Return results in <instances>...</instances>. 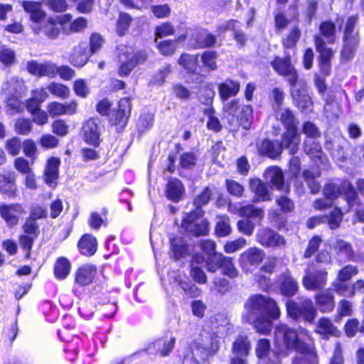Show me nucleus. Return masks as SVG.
I'll use <instances>...</instances> for the list:
<instances>
[{"mask_svg":"<svg viewBox=\"0 0 364 364\" xmlns=\"http://www.w3.org/2000/svg\"><path fill=\"white\" fill-rule=\"evenodd\" d=\"M280 310L276 301L262 294L251 295L244 303L242 321L252 324L256 331L267 335L272 329V321L279 318Z\"/></svg>","mask_w":364,"mask_h":364,"instance_id":"f257e3e1","label":"nucleus"},{"mask_svg":"<svg viewBox=\"0 0 364 364\" xmlns=\"http://www.w3.org/2000/svg\"><path fill=\"white\" fill-rule=\"evenodd\" d=\"M275 346L277 353L286 357L291 351L308 353L311 348L301 341L296 331L287 325H279L274 330Z\"/></svg>","mask_w":364,"mask_h":364,"instance_id":"f03ea898","label":"nucleus"},{"mask_svg":"<svg viewBox=\"0 0 364 364\" xmlns=\"http://www.w3.org/2000/svg\"><path fill=\"white\" fill-rule=\"evenodd\" d=\"M199 246L208 255L206 261L208 271L215 272L218 269H222L224 275L230 278L237 277L238 271L234 267L232 258L216 252L215 243L213 241L209 240H200Z\"/></svg>","mask_w":364,"mask_h":364,"instance_id":"7ed1b4c3","label":"nucleus"},{"mask_svg":"<svg viewBox=\"0 0 364 364\" xmlns=\"http://www.w3.org/2000/svg\"><path fill=\"white\" fill-rule=\"evenodd\" d=\"M358 15L351 16L348 18L346 23L343 35V46L341 51V60L348 62L351 60L356 53L360 44V34L355 31L358 24Z\"/></svg>","mask_w":364,"mask_h":364,"instance_id":"20e7f679","label":"nucleus"},{"mask_svg":"<svg viewBox=\"0 0 364 364\" xmlns=\"http://www.w3.org/2000/svg\"><path fill=\"white\" fill-rule=\"evenodd\" d=\"M286 308L289 317L296 321L313 323L317 315L313 301L306 297L288 299L286 301Z\"/></svg>","mask_w":364,"mask_h":364,"instance_id":"39448f33","label":"nucleus"},{"mask_svg":"<svg viewBox=\"0 0 364 364\" xmlns=\"http://www.w3.org/2000/svg\"><path fill=\"white\" fill-rule=\"evenodd\" d=\"M276 118L281 122L286 131L282 135L284 137V144L289 143V146L294 144L299 146L301 138L298 133L299 121L292 110L289 108H282L275 112Z\"/></svg>","mask_w":364,"mask_h":364,"instance_id":"423d86ee","label":"nucleus"},{"mask_svg":"<svg viewBox=\"0 0 364 364\" xmlns=\"http://www.w3.org/2000/svg\"><path fill=\"white\" fill-rule=\"evenodd\" d=\"M289 143L284 144V137L282 136L281 141L264 139L256 144L257 153L259 156L268 157L272 159H277L281 156L283 149H287L289 154H294L299 150L296 144L294 146H289Z\"/></svg>","mask_w":364,"mask_h":364,"instance_id":"0eeeda50","label":"nucleus"},{"mask_svg":"<svg viewBox=\"0 0 364 364\" xmlns=\"http://www.w3.org/2000/svg\"><path fill=\"white\" fill-rule=\"evenodd\" d=\"M203 215V209H195L187 213L182 220V228L191 235L196 237L206 235L209 232V223L207 220L202 219Z\"/></svg>","mask_w":364,"mask_h":364,"instance_id":"6e6552de","label":"nucleus"},{"mask_svg":"<svg viewBox=\"0 0 364 364\" xmlns=\"http://www.w3.org/2000/svg\"><path fill=\"white\" fill-rule=\"evenodd\" d=\"M103 39L98 33H94L90 37V48L87 50L86 43L80 44L75 48L72 53V60L70 62L75 66L82 67L88 60V52L91 53H96L102 46Z\"/></svg>","mask_w":364,"mask_h":364,"instance_id":"1a4fd4ad","label":"nucleus"},{"mask_svg":"<svg viewBox=\"0 0 364 364\" xmlns=\"http://www.w3.org/2000/svg\"><path fill=\"white\" fill-rule=\"evenodd\" d=\"M26 68L33 75L53 77L59 74L62 78L68 79V68L67 67L58 68L51 62L38 63L36 60H31L27 63Z\"/></svg>","mask_w":364,"mask_h":364,"instance_id":"9d476101","label":"nucleus"},{"mask_svg":"<svg viewBox=\"0 0 364 364\" xmlns=\"http://www.w3.org/2000/svg\"><path fill=\"white\" fill-rule=\"evenodd\" d=\"M68 22V14L59 16L56 18L50 17L41 26H38V23L33 25L32 29L36 34L43 33L50 38H55L59 35L60 30L64 29V26Z\"/></svg>","mask_w":364,"mask_h":364,"instance_id":"9b49d317","label":"nucleus"},{"mask_svg":"<svg viewBox=\"0 0 364 364\" xmlns=\"http://www.w3.org/2000/svg\"><path fill=\"white\" fill-rule=\"evenodd\" d=\"M131 110L130 100L125 97L119 101L117 109L113 110L110 114L109 122L117 127L118 132L126 127L130 117Z\"/></svg>","mask_w":364,"mask_h":364,"instance_id":"f8f14e48","label":"nucleus"},{"mask_svg":"<svg viewBox=\"0 0 364 364\" xmlns=\"http://www.w3.org/2000/svg\"><path fill=\"white\" fill-rule=\"evenodd\" d=\"M327 277L328 272L325 269L311 271L306 269L302 277V284L307 290L321 291L326 285Z\"/></svg>","mask_w":364,"mask_h":364,"instance_id":"ddd939ff","label":"nucleus"},{"mask_svg":"<svg viewBox=\"0 0 364 364\" xmlns=\"http://www.w3.org/2000/svg\"><path fill=\"white\" fill-rule=\"evenodd\" d=\"M256 240L265 247H281L285 244L284 238L269 228L258 229L256 233Z\"/></svg>","mask_w":364,"mask_h":364,"instance_id":"4468645a","label":"nucleus"},{"mask_svg":"<svg viewBox=\"0 0 364 364\" xmlns=\"http://www.w3.org/2000/svg\"><path fill=\"white\" fill-rule=\"evenodd\" d=\"M100 119L90 118L82 125L83 137L85 141L94 146H98L100 143Z\"/></svg>","mask_w":364,"mask_h":364,"instance_id":"2eb2a0df","label":"nucleus"},{"mask_svg":"<svg viewBox=\"0 0 364 364\" xmlns=\"http://www.w3.org/2000/svg\"><path fill=\"white\" fill-rule=\"evenodd\" d=\"M164 194L166 198L173 203L182 200L186 195L185 186L177 178H168L165 186Z\"/></svg>","mask_w":364,"mask_h":364,"instance_id":"dca6fc26","label":"nucleus"},{"mask_svg":"<svg viewBox=\"0 0 364 364\" xmlns=\"http://www.w3.org/2000/svg\"><path fill=\"white\" fill-rule=\"evenodd\" d=\"M265 257L264 252L257 247H250L244 251L240 256L239 263L242 269H248L250 266H258Z\"/></svg>","mask_w":364,"mask_h":364,"instance_id":"f3484780","label":"nucleus"},{"mask_svg":"<svg viewBox=\"0 0 364 364\" xmlns=\"http://www.w3.org/2000/svg\"><path fill=\"white\" fill-rule=\"evenodd\" d=\"M26 212L20 204L2 205L0 206V215L9 226L18 224L19 218Z\"/></svg>","mask_w":364,"mask_h":364,"instance_id":"a211bd4d","label":"nucleus"},{"mask_svg":"<svg viewBox=\"0 0 364 364\" xmlns=\"http://www.w3.org/2000/svg\"><path fill=\"white\" fill-rule=\"evenodd\" d=\"M293 103L304 113H309L313 109V102L304 88H294L291 90Z\"/></svg>","mask_w":364,"mask_h":364,"instance_id":"6ab92c4d","label":"nucleus"},{"mask_svg":"<svg viewBox=\"0 0 364 364\" xmlns=\"http://www.w3.org/2000/svg\"><path fill=\"white\" fill-rule=\"evenodd\" d=\"M250 189L254 193L253 203L269 201L272 200L271 193L269 191L267 183L259 178L250 181Z\"/></svg>","mask_w":364,"mask_h":364,"instance_id":"aec40b11","label":"nucleus"},{"mask_svg":"<svg viewBox=\"0 0 364 364\" xmlns=\"http://www.w3.org/2000/svg\"><path fill=\"white\" fill-rule=\"evenodd\" d=\"M279 285L282 294L287 297L294 296L299 289L297 282L289 272H285L279 276Z\"/></svg>","mask_w":364,"mask_h":364,"instance_id":"412c9836","label":"nucleus"},{"mask_svg":"<svg viewBox=\"0 0 364 364\" xmlns=\"http://www.w3.org/2000/svg\"><path fill=\"white\" fill-rule=\"evenodd\" d=\"M175 343L174 337L171 338L168 341L159 339L149 344L146 350L149 354H159L161 357H165L173 350Z\"/></svg>","mask_w":364,"mask_h":364,"instance_id":"4be33fe9","label":"nucleus"},{"mask_svg":"<svg viewBox=\"0 0 364 364\" xmlns=\"http://www.w3.org/2000/svg\"><path fill=\"white\" fill-rule=\"evenodd\" d=\"M97 274V267L91 264L80 266L75 272V282L81 286L92 283Z\"/></svg>","mask_w":364,"mask_h":364,"instance_id":"5701e85b","label":"nucleus"},{"mask_svg":"<svg viewBox=\"0 0 364 364\" xmlns=\"http://www.w3.org/2000/svg\"><path fill=\"white\" fill-rule=\"evenodd\" d=\"M21 6L24 11L29 14L30 20L33 23V25L40 23L46 16V13L42 9L41 2L23 1Z\"/></svg>","mask_w":364,"mask_h":364,"instance_id":"b1692460","label":"nucleus"},{"mask_svg":"<svg viewBox=\"0 0 364 364\" xmlns=\"http://www.w3.org/2000/svg\"><path fill=\"white\" fill-rule=\"evenodd\" d=\"M266 183L279 191L284 190V177L282 171L277 167L267 168L264 174Z\"/></svg>","mask_w":364,"mask_h":364,"instance_id":"393cba45","label":"nucleus"},{"mask_svg":"<svg viewBox=\"0 0 364 364\" xmlns=\"http://www.w3.org/2000/svg\"><path fill=\"white\" fill-rule=\"evenodd\" d=\"M316 304L321 312H331L335 308L333 294L329 289L321 291L315 296Z\"/></svg>","mask_w":364,"mask_h":364,"instance_id":"a878e982","label":"nucleus"},{"mask_svg":"<svg viewBox=\"0 0 364 364\" xmlns=\"http://www.w3.org/2000/svg\"><path fill=\"white\" fill-rule=\"evenodd\" d=\"M240 84L238 81L227 79L218 84V92L223 102L235 96L240 91Z\"/></svg>","mask_w":364,"mask_h":364,"instance_id":"bb28decb","label":"nucleus"},{"mask_svg":"<svg viewBox=\"0 0 364 364\" xmlns=\"http://www.w3.org/2000/svg\"><path fill=\"white\" fill-rule=\"evenodd\" d=\"M80 252L85 256H92L97 249L96 238L90 234H85L81 237L77 243Z\"/></svg>","mask_w":364,"mask_h":364,"instance_id":"cd10ccee","label":"nucleus"},{"mask_svg":"<svg viewBox=\"0 0 364 364\" xmlns=\"http://www.w3.org/2000/svg\"><path fill=\"white\" fill-rule=\"evenodd\" d=\"M304 150L307 155L315 161L318 159L321 163H323L326 159L325 154L322 151L321 144L316 141L315 139H306L304 141Z\"/></svg>","mask_w":364,"mask_h":364,"instance_id":"c85d7f7f","label":"nucleus"},{"mask_svg":"<svg viewBox=\"0 0 364 364\" xmlns=\"http://www.w3.org/2000/svg\"><path fill=\"white\" fill-rule=\"evenodd\" d=\"M170 243L173 257L176 259H179L189 254V246L183 237L178 236L173 237L170 239Z\"/></svg>","mask_w":364,"mask_h":364,"instance_id":"c756f323","label":"nucleus"},{"mask_svg":"<svg viewBox=\"0 0 364 364\" xmlns=\"http://www.w3.org/2000/svg\"><path fill=\"white\" fill-rule=\"evenodd\" d=\"M60 161L57 158H51L48 161L44 171V181L49 186H55L57 183Z\"/></svg>","mask_w":364,"mask_h":364,"instance_id":"7c9ffc66","label":"nucleus"},{"mask_svg":"<svg viewBox=\"0 0 364 364\" xmlns=\"http://www.w3.org/2000/svg\"><path fill=\"white\" fill-rule=\"evenodd\" d=\"M251 343L246 336H238L232 343V352L234 355L247 357L251 350Z\"/></svg>","mask_w":364,"mask_h":364,"instance_id":"2f4dec72","label":"nucleus"},{"mask_svg":"<svg viewBox=\"0 0 364 364\" xmlns=\"http://www.w3.org/2000/svg\"><path fill=\"white\" fill-rule=\"evenodd\" d=\"M316 332L321 335L323 338H328L331 336H338L339 335V331L334 326L331 321L326 318L319 319Z\"/></svg>","mask_w":364,"mask_h":364,"instance_id":"473e14b6","label":"nucleus"},{"mask_svg":"<svg viewBox=\"0 0 364 364\" xmlns=\"http://www.w3.org/2000/svg\"><path fill=\"white\" fill-rule=\"evenodd\" d=\"M343 189L342 193L345 196L349 208L361 205L358 195L350 182L348 181H343Z\"/></svg>","mask_w":364,"mask_h":364,"instance_id":"72a5a7b5","label":"nucleus"},{"mask_svg":"<svg viewBox=\"0 0 364 364\" xmlns=\"http://www.w3.org/2000/svg\"><path fill=\"white\" fill-rule=\"evenodd\" d=\"M316 50L319 53L318 61H331L334 55L333 50L327 48L325 41L322 37L316 36L314 37Z\"/></svg>","mask_w":364,"mask_h":364,"instance_id":"f704fd0d","label":"nucleus"},{"mask_svg":"<svg viewBox=\"0 0 364 364\" xmlns=\"http://www.w3.org/2000/svg\"><path fill=\"white\" fill-rule=\"evenodd\" d=\"M321 175L319 170H304L302 173L303 178L306 183L311 193L313 194L318 193L321 190V185L317 181L316 178Z\"/></svg>","mask_w":364,"mask_h":364,"instance_id":"c9c22d12","label":"nucleus"},{"mask_svg":"<svg viewBox=\"0 0 364 364\" xmlns=\"http://www.w3.org/2000/svg\"><path fill=\"white\" fill-rule=\"evenodd\" d=\"M16 187L14 183V178L8 175H4L0 173V193L8 197H15Z\"/></svg>","mask_w":364,"mask_h":364,"instance_id":"e433bc0d","label":"nucleus"},{"mask_svg":"<svg viewBox=\"0 0 364 364\" xmlns=\"http://www.w3.org/2000/svg\"><path fill=\"white\" fill-rule=\"evenodd\" d=\"M271 66L280 75H285L294 65L291 64L290 56L285 58L279 56L275 57L274 60L270 63Z\"/></svg>","mask_w":364,"mask_h":364,"instance_id":"4c0bfd02","label":"nucleus"},{"mask_svg":"<svg viewBox=\"0 0 364 364\" xmlns=\"http://www.w3.org/2000/svg\"><path fill=\"white\" fill-rule=\"evenodd\" d=\"M321 34L326 39L328 43H333L336 39V24L331 21H325L319 26Z\"/></svg>","mask_w":364,"mask_h":364,"instance_id":"58836bf2","label":"nucleus"},{"mask_svg":"<svg viewBox=\"0 0 364 364\" xmlns=\"http://www.w3.org/2000/svg\"><path fill=\"white\" fill-rule=\"evenodd\" d=\"M343 190V181L340 183L328 182L323 187V193L326 199L332 201L342 194Z\"/></svg>","mask_w":364,"mask_h":364,"instance_id":"ea45409f","label":"nucleus"},{"mask_svg":"<svg viewBox=\"0 0 364 364\" xmlns=\"http://www.w3.org/2000/svg\"><path fill=\"white\" fill-rule=\"evenodd\" d=\"M196 48H205L214 46L217 43L215 36L205 32L196 34L195 38Z\"/></svg>","mask_w":364,"mask_h":364,"instance_id":"a19ab883","label":"nucleus"},{"mask_svg":"<svg viewBox=\"0 0 364 364\" xmlns=\"http://www.w3.org/2000/svg\"><path fill=\"white\" fill-rule=\"evenodd\" d=\"M188 73H195L198 67V55L183 53L178 61Z\"/></svg>","mask_w":364,"mask_h":364,"instance_id":"79ce46f5","label":"nucleus"},{"mask_svg":"<svg viewBox=\"0 0 364 364\" xmlns=\"http://www.w3.org/2000/svg\"><path fill=\"white\" fill-rule=\"evenodd\" d=\"M55 277L59 279H65L68 274V260L65 257H60L54 265Z\"/></svg>","mask_w":364,"mask_h":364,"instance_id":"37998d69","label":"nucleus"},{"mask_svg":"<svg viewBox=\"0 0 364 364\" xmlns=\"http://www.w3.org/2000/svg\"><path fill=\"white\" fill-rule=\"evenodd\" d=\"M358 273V268L357 266L348 264L341 268L338 272L336 280L342 282H348L354 276Z\"/></svg>","mask_w":364,"mask_h":364,"instance_id":"c03bdc74","label":"nucleus"},{"mask_svg":"<svg viewBox=\"0 0 364 364\" xmlns=\"http://www.w3.org/2000/svg\"><path fill=\"white\" fill-rule=\"evenodd\" d=\"M333 290L340 296L346 297H353V291L351 289V284L348 282L336 280L332 283Z\"/></svg>","mask_w":364,"mask_h":364,"instance_id":"a18cd8bd","label":"nucleus"},{"mask_svg":"<svg viewBox=\"0 0 364 364\" xmlns=\"http://www.w3.org/2000/svg\"><path fill=\"white\" fill-rule=\"evenodd\" d=\"M241 213L244 218H249L251 220L257 219L261 220L264 216V211L262 208H257L253 205H248L243 207Z\"/></svg>","mask_w":364,"mask_h":364,"instance_id":"49530a36","label":"nucleus"},{"mask_svg":"<svg viewBox=\"0 0 364 364\" xmlns=\"http://www.w3.org/2000/svg\"><path fill=\"white\" fill-rule=\"evenodd\" d=\"M238 231L247 236H251L255 229V223L249 218H243L237 223Z\"/></svg>","mask_w":364,"mask_h":364,"instance_id":"de8ad7c7","label":"nucleus"},{"mask_svg":"<svg viewBox=\"0 0 364 364\" xmlns=\"http://www.w3.org/2000/svg\"><path fill=\"white\" fill-rule=\"evenodd\" d=\"M16 61V53L11 48L4 46L0 48V62L6 66L12 65Z\"/></svg>","mask_w":364,"mask_h":364,"instance_id":"09e8293b","label":"nucleus"},{"mask_svg":"<svg viewBox=\"0 0 364 364\" xmlns=\"http://www.w3.org/2000/svg\"><path fill=\"white\" fill-rule=\"evenodd\" d=\"M132 21L131 16L125 12L119 14L117 22V32L119 36H123L128 31Z\"/></svg>","mask_w":364,"mask_h":364,"instance_id":"8fccbe9b","label":"nucleus"},{"mask_svg":"<svg viewBox=\"0 0 364 364\" xmlns=\"http://www.w3.org/2000/svg\"><path fill=\"white\" fill-rule=\"evenodd\" d=\"M172 73L171 64H165L160 70L153 76L151 82L154 85H162L165 79Z\"/></svg>","mask_w":364,"mask_h":364,"instance_id":"3c124183","label":"nucleus"},{"mask_svg":"<svg viewBox=\"0 0 364 364\" xmlns=\"http://www.w3.org/2000/svg\"><path fill=\"white\" fill-rule=\"evenodd\" d=\"M212 195L211 189L208 187H205L193 200V204L196 206L195 209H202L203 206L206 205L209 203Z\"/></svg>","mask_w":364,"mask_h":364,"instance_id":"603ef678","label":"nucleus"},{"mask_svg":"<svg viewBox=\"0 0 364 364\" xmlns=\"http://www.w3.org/2000/svg\"><path fill=\"white\" fill-rule=\"evenodd\" d=\"M323 218V222L328 223L330 228L332 230L338 228L343 219L342 213L338 209H335L330 215H324Z\"/></svg>","mask_w":364,"mask_h":364,"instance_id":"864d4df0","label":"nucleus"},{"mask_svg":"<svg viewBox=\"0 0 364 364\" xmlns=\"http://www.w3.org/2000/svg\"><path fill=\"white\" fill-rule=\"evenodd\" d=\"M252 108L251 105H244L242 108L241 116L239 117L240 126L245 129H249L251 125Z\"/></svg>","mask_w":364,"mask_h":364,"instance_id":"5fc2aeb1","label":"nucleus"},{"mask_svg":"<svg viewBox=\"0 0 364 364\" xmlns=\"http://www.w3.org/2000/svg\"><path fill=\"white\" fill-rule=\"evenodd\" d=\"M346 95V91L341 86H336L331 88L327 93L325 102L326 105L337 103L338 99L341 100L342 95Z\"/></svg>","mask_w":364,"mask_h":364,"instance_id":"6e6d98bb","label":"nucleus"},{"mask_svg":"<svg viewBox=\"0 0 364 364\" xmlns=\"http://www.w3.org/2000/svg\"><path fill=\"white\" fill-rule=\"evenodd\" d=\"M225 186L227 191L231 196L237 198H240L243 196L245 191L244 187L238 182L234 180L227 179L225 181Z\"/></svg>","mask_w":364,"mask_h":364,"instance_id":"4d7b16f0","label":"nucleus"},{"mask_svg":"<svg viewBox=\"0 0 364 364\" xmlns=\"http://www.w3.org/2000/svg\"><path fill=\"white\" fill-rule=\"evenodd\" d=\"M198 158L193 152H186L180 156V165L185 169H192L196 164Z\"/></svg>","mask_w":364,"mask_h":364,"instance_id":"13d9d810","label":"nucleus"},{"mask_svg":"<svg viewBox=\"0 0 364 364\" xmlns=\"http://www.w3.org/2000/svg\"><path fill=\"white\" fill-rule=\"evenodd\" d=\"M231 231L232 229L228 218L219 220L215 225V232L218 237H226L230 234Z\"/></svg>","mask_w":364,"mask_h":364,"instance_id":"bf43d9fd","label":"nucleus"},{"mask_svg":"<svg viewBox=\"0 0 364 364\" xmlns=\"http://www.w3.org/2000/svg\"><path fill=\"white\" fill-rule=\"evenodd\" d=\"M302 132L308 139H316L321 136L320 129L311 122H306L302 126Z\"/></svg>","mask_w":364,"mask_h":364,"instance_id":"052dcab7","label":"nucleus"},{"mask_svg":"<svg viewBox=\"0 0 364 364\" xmlns=\"http://www.w3.org/2000/svg\"><path fill=\"white\" fill-rule=\"evenodd\" d=\"M154 123V115L149 112H144L141 114L138 120V129L140 132L150 129Z\"/></svg>","mask_w":364,"mask_h":364,"instance_id":"680f3d73","label":"nucleus"},{"mask_svg":"<svg viewBox=\"0 0 364 364\" xmlns=\"http://www.w3.org/2000/svg\"><path fill=\"white\" fill-rule=\"evenodd\" d=\"M218 54L215 51L208 50L205 51L201 56L202 62L204 65L208 68L211 70L217 69L215 59L217 58Z\"/></svg>","mask_w":364,"mask_h":364,"instance_id":"e2e57ef3","label":"nucleus"},{"mask_svg":"<svg viewBox=\"0 0 364 364\" xmlns=\"http://www.w3.org/2000/svg\"><path fill=\"white\" fill-rule=\"evenodd\" d=\"M270 352V342L268 339L262 338L259 340L256 354L259 359L266 358Z\"/></svg>","mask_w":364,"mask_h":364,"instance_id":"0e129e2a","label":"nucleus"},{"mask_svg":"<svg viewBox=\"0 0 364 364\" xmlns=\"http://www.w3.org/2000/svg\"><path fill=\"white\" fill-rule=\"evenodd\" d=\"M32 129V123L29 119L21 118L15 123V131L21 135H27Z\"/></svg>","mask_w":364,"mask_h":364,"instance_id":"69168bd1","label":"nucleus"},{"mask_svg":"<svg viewBox=\"0 0 364 364\" xmlns=\"http://www.w3.org/2000/svg\"><path fill=\"white\" fill-rule=\"evenodd\" d=\"M360 322L357 318L348 319L344 326L346 335L349 338L355 336L360 332Z\"/></svg>","mask_w":364,"mask_h":364,"instance_id":"338daca9","label":"nucleus"},{"mask_svg":"<svg viewBox=\"0 0 364 364\" xmlns=\"http://www.w3.org/2000/svg\"><path fill=\"white\" fill-rule=\"evenodd\" d=\"M276 203L283 213H290L294 209V203L286 196L277 198Z\"/></svg>","mask_w":364,"mask_h":364,"instance_id":"774afa93","label":"nucleus"}]
</instances>
